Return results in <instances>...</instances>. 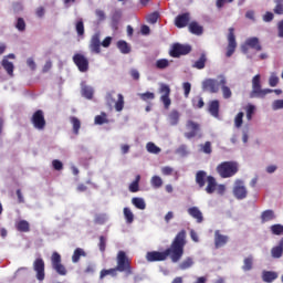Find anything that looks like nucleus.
Masks as SVG:
<instances>
[{
	"label": "nucleus",
	"mask_w": 283,
	"mask_h": 283,
	"mask_svg": "<svg viewBox=\"0 0 283 283\" xmlns=\"http://www.w3.org/2000/svg\"><path fill=\"white\" fill-rule=\"evenodd\" d=\"M185 247H187V231L180 230L176 234L169 248L164 252H147L146 260L147 262H165V260L169 258L170 261L176 264L179 260H182V255H185Z\"/></svg>",
	"instance_id": "f257e3e1"
},
{
	"label": "nucleus",
	"mask_w": 283,
	"mask_h": 283,
	"mask_svg": "<svg viewBox=\"0 0 283 283\" xmlns=\"http://www.w3.org/2000/svg\"><path fill=\"white\" fill-rule=\"evenodd\" d=\"M196 184L198 185L199 189H202L205 185L206 187V192L209 195L216 193V189H218V181L213 176H207V171L205 170H199L196 174Z\"/></svg>",
	"instance_id": "f03ea898"
},
{
	"label": "nucleus",
	"mask_w": 283,
	"mask_h": 283,
	"mask_svg": "<svg viewBox=\"0 0 283 283\" xmlns=\"http://www.w3.org/2000/svg\"><path fill=\"white\" fill-rule=\"evenodd\" d=\"M116 266L115 269L118 271V273H125V275L128 277V275H134V269L132 268V260L129 256H127V253L123 250L118 251L116 256Z\"/></svg>",
	"instance_id": "7ed1b4c3"
},
{
	"label": "nucleus",
	"mask_w": 283,
	"mask_h": 283,
	"mask_svg": "<svg viewBox=\"0 0 283 283\" xmlns=\"http://www.w3.org/2000/svg\"><path fill=\"white\" fill-rule=\"evenodd\" d=\"M266 94H273V90L264 88L262 90L261 75L256 74L252 78V92L251 98H265Z\"/></svg>",
	"instance_id": "20e7f679"
},
{
	"label": "nucleus",
	"mask_w": 283,
	"mask_h": 283,
	"mask_svg": "<svg viewBox=\"0 0 283 283\" xmlns=\"http://www.w3.org/2000/svg\"><path fill=\"white\" fill-rule=\"evenodd\" d=\"M238 171L239 167L235 161H223L217 166V172L221 178H232Z\"/></svg>",
	"instance_id": "39448f33"
},
{
	"label": "nucleus",
	"mask_w": 283,
	"mask_h": 283,
	"mask_svg": "<svg viewBox=\"0 0 283 283\" xmlns=\"http://www.w3.org/2000/svg\"><path fill=\"white\" fill-rule=\"evenodd\" d=\"M255 50V52H262V43L256 36L248 38L245 42L241 45V51L243 54H249V50Z\"/></svg>",
	"instance_id": "423d86ee"
},
{
	"label": "nucleus",
	"mask_w": 283,
	"mask_h": 283,
	"mask_svg": "<svg viewBox=\"0 0 283 283\" xmlns=\"http://www.w3.org/2000/svg\"><path fill=\"white\" fill-rule=\"evenodd\" d=\"M228 45H227V52L226 56L227 59H231L233 54H235V50L238 49V42L235 41V29L234 28H229L228 29Z\"/></svg>",
	"instance_id": "0eeeda50"
},
{
	"label": "nucleus",
	"mask_w": 283,
	"mask_h": 283,
	"mask_svg": "<svg viewBox=\"0 0 283 283\" xmlns=\"http://www.w3.org/2000/svg\"><path fill=\"white\" fill-rule=\"evenodd\" d=\"M190 52L191 45L175 43L172 44L169 54L172 59H180V56H186V54H189Z\"/></svg>",
	"instance_id": "6e6552de"
},
{
	"label": "nucleus",
	"mask_w": 283,
	"mask_h": 283,
	"mask_svg": "<svg viewBox=\"0 0 283 283\" xmlns=\"http://www.w3.org/2000/svg\"><path fill=\"white\" fill-rule=\"evenodd\" d=\"M73 63L76 65L78 72H90V60L83 53H75L73 55Z\"/></svg>",
	"instance_id": "1a4fd4ad"
},
{
	"label": "nucleus",
	"mask_w": 283,
	"mask_h": 283,
	"mask_svg": "<svg viewBox=\"0 0 283 283\" xmlns=\"http://www.w3.org/2000/svg\"><path fill=\"white\" fill-rule=\"evenodd\" d=\"M31 123L35 129H39L40 132H43L45 129V114L42 109H38L33 113L31 117Z\"/></svg>",
	"instance_id": "9d476101"
},
{
	"label": "nucleus",
	"mask_w": 283,
	"mask_h": 283,
	"mask_svg": "<svg viewBox=\"0 0 283 283\" xmlns=\"http://www.w3.org/2000/svg\"><path fill=\"white\" fill-rule=\"evenodd\" d=\"M51 264L57 275H67V269L61 263V254H59V252L52 253Z\"/></svg>",
	"instance_id": "9b49d317"
},
{
	"label": "nucleus",
	"mask_w": 283,
	"mask_h": 283,
	"mask_svg": "<svg viewBox=\"0 0 283 283\" xmlns=\"http://www.w3.org/2000/svg\"><path fill=\"white\" fill-rule=\"evenodd\" d=\"M233 196L237 200H244V198L249 196V191L247 190V186H244L243 180L237 179L234 181Z\"/></svg>",
	"instance_id": "f8f14e48"
},
{
	"label": "nucleus",
	"mask_w": 283,
	"mask_h": 283,
	"mask_svg": "<svg viewBox=\"0 0 283 283\" xmlns=\"http://www.w3.org/2000/svg\"><path fill=\"white\" fill-rule=\"evenodd\" d=\"M33 271L35 272V277L39 282L45 280V261L42 258H38L33 262Z\"/></svg>",
	"instance_id": "ddd939ff"
},
{
	"label": "nucleus",
	"mask_w": 283,
	"mask_h": 283,
	"mask_svg": "<svg viewBox=\"0 0 283 283\" xmlns=\"http://www.w3.org/2000/svg\"><path fill=\"white\" fill-rule=\"evenodd\" d=\"M159 94H163L160 96L161 103H164L165 109H169L171 107V98H169L171 94V88L167 84H160L159 86Z\"/></svg>",
	"instance_id": "4468645a"
},
{
	"label": "nucleus",
	"mask_w": 283,
	"mask_h": 283,
	"mask_svg": "<svg viewBox=\"0 0 283 283\" xmlns=\"http://www.w3.org/2000/svg\"><path fill=\"white\" fill-rule=\"evenodd\" d=\"M220 81L213 78H207L202 82L203 92H210V94H218L220 92Z\"/></svg>",
	"instance_id": "2eb2a0df"
},
{
	"label": "nucleus",
	"mask_w": 283,
	"mask_h": 283,
	"mask_svg": "<svg viewBox=\"0 0 283 283\" xmlns=\"http://www.w3.org/2000/svg\"><path fill=\"white\" fill-rule=\"evenodd\" d=\"M186 127L188 129V133H185L186 138L191 139L198 136V132H200V124L193 120H188Z\"/></svg>",
	"instance_id": "dca6fc26"
},
{
	"label": "nucleus",
	"mask_w": 283,
	"mask_h": 283,
	"mask_svg": "<svg viewBox=\"0 0 283 283\" xmlns=\"http://www.w3.org/2000/svg\"><path fill=\"white\" fill-rule=\"evenodd\" d=\"M229 242V235L221 234L220 230L214 231V248L222 249V247H227Z\"/></svg>",
	"instance_id": "f3484780"
},
{
	"label": "nucleus",
	"mask_w": 283,
	"mask_h": 283,
	"mask_svg": "<svg viewBox=\"0 0 283 283\" xmlns=\"http://www.w3.org/2000/svg\"><path fill=\"white\" fill-rule=\"evenodd\" d=\"M187 211H188V216H191L198 224H202V222H205V217L202 216V211H200V208L190 207L188 208Z\"/></svg>",
	"instance_id": "a211bd4d"
},
{
	"label": "nucleus",
	"mask_w": 283,
	"mask_h": 283,
	"mask_svg": "<svg viewBox=\"0 0 283 283\" xmlns=\"http://www.w3.org/2000/svg\"><path fill=\"white\" fill-rule=\"evenodd\" d=\"M90 50L94 54H101V35L98 33H95L90 43Z\"/></svg>",
	"instance_id": "6ab92c4d"
},
{
	"label": "nucleus",
	"mask_w": 283,
	"mask_h": 283,
	"mask_svg": "<svg viewBox=\"0 0 283 283\" xmlns=\"http://www.w3.org/2000/svg\"><path fill=\"white\" fill-rule=\"evenodd\" d=\"M220 86H221V92L223 95V98L229 99L231 96H233V93L231 92V88L227 86V77L220 75Z\"/></svg>",
	"instance_id": "aec40b11"
},
{
	"label": "nucleus",
	"mask_w": 283,
	"mask_h": 283,
	"mask_svg": "<svg viewBox=\"0 0 283 283\" xmlns=\"http://www.w3.org/2000/svg\"><path fill=\"white\" fill-rule=\"evenodd\" d=\"M271 255L275 260H280V258H282V255H283V237L279 241L277 245H275L271 249Z\"/></svg>",
	"instance_id": "412c9836"
},
{
	"label": "nucleus",
	"mask_w": 283,
	"mask_h": 283,
	"mask_svg": "<svg viewBox=\"0 0 283 283\" xmlns=\"http://www.w3.org/2000/svg\"><path fill=\"white\" fill-rule=\"evenodd\" d=\"M188 24H189V13H184L176 17V20H175L176 28H187Z\"/></svg>",
	"instance_id": "4be33fe9"
},
{
	"label": "nucleus",
	"mask_w": 283,
	"mask_h": 283,
	"mask_svg": "<svg viewBox=\"0 0 283 283\" xmlns=\"http://www.w3.org/2000/svg\"><path fill=\"white\" fill-rule=\"evenodd\" d=\"M209 113L211 114V116H214V118H218V116L220 115V102L218 99L210 102Z\"/></svg>",
	"instance_id": "5701e85b"
},
{
	"label": "nucleus",
	"mask_w": 283,
	"mask_h": 283,
	"mask_svg": "<svg viewBox=\"0 0 283 283\" xmlns=\"http://www.w3.org/2000/svg\"><path fill=\"white\" fill-rule=\"evenodd\" d=\"M117 49L122 54H129V52H132V45L125 40L117 41Z\"/></svg>",
	"instance_id": "b1692460"
},
{
	"label": "nucleus",
	"mask_w": 283,
	"mask_h": 283,
	"mask_svg": "<svg viewBox=\"0 0 283 283\" xmlns=\"http://www.w3.org/2000/svg\"><path fill=\"white\" fill-rule=\"evenodd\" d=\"M17 231H20V233H28L30 232V222L25 220H20L15 223Z\"/></svg>",
	"instance_id": "393cba45"
},
{
	"label": "nucleus",
	"mask_w": 283,
	"mask_h": 283,
	"mask_svg": "<svg viewBox=\"0 0 283 283\" xmlns=\"http://www.w3.org/2000/svg\"><path fill=\"white\" fill-rule=\"evenodd\" d=\"M86 255L87 253H85V250H83L82 248H76L72 255V262L76 264L81 261V258H85Z\"/></svg>",
	"instance_id": "a878e982"
},
{
	"label": "nucleus",
	"mask_w": 283,
	"mask_h": 283,
	"mask_svg": "<svg viewBox=\"0 0 283 283\" xmlns=\"http://www.w3.org/2000/svg\"><path fill=\"white\" fill-rule=\"evenodd\" d=\"M132 205H134V207H136V209H139L140 211H145V209H147V203H145V199L139 197H134L132 199Z\"/></svg>",
	"instance_id": "bb28decb"
},
{
	"label": "nucleus",
	"mask_w": 283,
	"mask_h": 283,
	"mask_svg": "<svg viewBox=\"0 0 283 283\" xmlns=\"http://www.w3.org/2000/svg\"><path fill=\"white\" fill-rule=\"evenodd\" d=\"M271 220H275V212L273 210H265L261 214V222H271Z\"/></svg>",
	"instance_id": "cd10ccee"
},
{
	"label": "nucleus",
	"mask_w": 283,
	"mask_h": 283,
	"mask_svg": "<svg viewBox=\"0 0 283 283\" xmlns=\"http://www.w3.org/2000/svg\"><path fill=\"white\" fill-rule=\"evenodd\" d=\"M195 262H193V258L191 256H187L184 261H181L179 263V269L180 271H187V269H191V266H193Z\"/></svg>",
	"instance_id": "c85d7f7f"
},
{
	"label": "nucleus",
	"mask_w": 283,
	"mask_h": 283,
	"mask_svg": "<svg viewBox=\"0 0 283 283\" xmlns=\"http://www.w3.org/2000/svg\"><path fill=\"white\" fill-rule=\"evenodd\" d=\"M107 275H112V277H116V275H118V270H116V268H111L108 270H102L99 272V280H104L105 277H107Z\"/></svg>",
	"instance_id": "c756f323"
},
{
	"label": "nucleus",
	"mask_w": 283,
	"mask_h": 283,
	"mask_svg": "<svg viewBox=\"0 0 283 283\" xmlns=\"http://www.w3.org/2000/svg\"><path fill=\"white\" fill-rule=\"evenodd\" d=\"M205 65H207V55L205 53H202L200 55L199 60H197L192 64V67H195L196 70H205Z\"/></svg>",
	"instance_id": "7c9ffc66"
},
{
	"label": "nucleus",
	"mask_w": 283,
	"mask_h": 283,
	"mask_svg": "<svg viewBox=\"0 0 283 283\" xmlns=\"http://www.w3.org/2000/svg\"><path fill=\"white\" fill-rule=\"evenodd\" d=\"M70 123L71 125H73V134H75V136H78V132L81 130V119H78L77 117L71 116Z\"/></svg>",
	"instance_id": "2f4dec72"
},
{
	"label": "nucleus",
	"mask_w": 283,
	"mask_h": 283,
	"mask_svg": "<svg viewBox=\"0 0 283 283\" xmlns=\"http://www.w3.org/2000/svg\"><path fill=\"white\" fill-rule=\"evenodd\" d=\"M180 120V113L176 109L171 111L168 115V122L170 125H177Z\"/></svg>",
	"instance_id": "473e14b6"
},
{
	"label": "nucleus",
	"mask_w": 283,
	"mask_h": 283,
	"mask_svg": "<svg viewBox=\"0 0 283 283\" xmlns=\"http://www.w3.org/2000/svg\"><path fill=\"white\" fill-rule=\"evenodd\" d=\"M262 277L263 282L271 283L274 282V280H277V274L273 271H264Z\"/></svg>",
	"instance_id": "72a5a7b5"
},
{
	"label": "nucleus",
	"mask_w": 283,
	"mask_h": 283,
	"mask_svg": "<svg viewBox=\"0 0 283 283\" xmlns=\"http://www.w3.org/2000/svg\"><path fill=\"white\" fill-rule=\"evenodd\" d=\"M189 31L191 32V34H197L198 36H200V34H202L203 29L202 27H200V24H198V22H191L189 24Z\"/></svg>",
	"instance_id": "f704fd0d"
},
{
	"label": "nucleus",
	"mask_w": 283,
	"mask_h": 283,
	"mask_svg": "<svg viewBox=\"0 0 283 283\" xmlns=\"http://www.w3.org/2000/svg\"><path fill=\"white\" fill-rule=\"evenodd\" d=\"M2 67H4L9 76L14 74V64H12V62L8 61L7 59L2 60Z\"/></svg>",
	"instance_id": "c9c22d12"
},
{
	"label": "nucleus",
	"mask_w": 283,
	"mask_h": 283,
	"mask_svg": "<svg viewBox=\"0 0 283 283\" xmlns=\"http://www.w3.org/2000/svg\"><path fill=\"white\" fill-rule=\"evenodd\" d=\"M139 182H140V175H137L135 180L129 185V191L132 193H137V191H139L140 189Z\"/></svg>",
	"instance_id": "e433bc0d"
},
{
	"label": "nucleus",
	"mask_w": 283,
	"mask_h": 283,
	"mask_svg": "<svg viewBox=\"0 0 283 283\" xmlns=\"http://www.w3.org/2000/svg\"><path fill=\"white\" fill-rule=\"evenodd\" d=\"M125 108V97L123 96V94H118L117 95V103H115V109L116 112H123V109Z\"/></svg>",
	"instance_id": "4c0bfd02"
},
{
	"label": "nucleus",
	"mask_w": 283,
	"mask_h": 283,
	"mask_svg": "<svg viewBox=\"0 0 283 283\" xmlns=\"http://www.w3.org/2000/svg\"><path fill=\"white\" fill-rule=\"evenodd\" d=\"M270 231L272 235H282L283 234V226L280 223L272 224L270 227Z\"/></svg>",
	"instance_id": "58836bf2"
},
{
	"label": "nucleus",
	"mask_w": 283,
	"mask_h": 283,
	"mask_svg": "<svg viewBox=\"0 0 283 283\" xmlns=\"http://www.w3.org/2000/svg\"><path fill=\"white\" fill-rule=\"evenodd\" d=\"M138 96L145 103H149V101H154V98H156V94L153 92L139 93Z\"/></svg>",
	"instance_id": "ea45409f"
},
{
	"label": "nucleus",
	"mask_w": 283,
	"mask_h": 283,
	"mask_svg": "<svg viewBox=\"0 0 283 283\" xmlns=\"http://www.w3.org/2000/svg\"><path fill=\"white\" fill-rule=\"evenodd\" d=\"M150 185L154 189H160L163 187V178L160 176H153L150 179Z\"/></svg>",
	"instance_id": "a19ab883"
},
{
	"label": "nucleus",
	"mask_w": 283,
	"mask_h": 283,
	"mask_svg": "<svg viewBox=\"0 0 283 283\" xmlns=\"http://www.w3.org/2000/svg\"><path fill=\"white\" fill-rule=\"evenodd\" d=\"M243 271H251L253 269V256H248L243 260Z\"/></svg>",
	"instance_id": "79ce46f5"
},
{
	"label": "nucleus",
	"mask_w": 283,
	"mask_h": 283,
	"mask_svg": "<svg viewBox=\"0 0 283 283\" xmlns=\"http://www.w3.org/2000/svg\"><path fill=\"white\" fill-rule=\"evenodd\" d=\"M124 218L127 224H132V222H134V212H132V209L124 208Z\"/></svg>",
	"instance_id": "37998d69"
},
{
	"label": "nucleus",
	"mask_w": 283,
	"mask_h": 283,
	"mask_svg": "<svg viewBox=\"0 0 283 283\" xmlns=\"http://www.w3.org/2000/svg\"><path fill=\"white\" fill-rule=\"evenodd\" d=\"M146 149L149 154H160V147L156 146V144L149 142L146 145Z\"/></svg>",
	"instance_id": "c03bdc74"
},
{
	"label": "nucleus",
	"mask_w": 283,
	"mask_h": 283,
	"mask_svg": "<svg viewBox=\"0 0 283 283\" xmlns=\"http://www.w3.org/2000/svg\"><path fill=\"white\" fill-rule=\"evenodd\" d=\"M192 106L197 109H202V107H205V99L200 96L192 98Z\"/></svg>",
	"instance_id": "a18cd8bd"
},
{
	"label": "nucleus",
	"mask_w": 283,
	"mask_h": 283,
	"mask_svg": "<svg viewBox=\"0 0 283 283\" xmlns=\"http://www.w3.org/2000/svg\"><path fill=\"white\" fill-rule=\"evenodd\" d=\"M75 30L78 36H83V34H85V24L83 23L82 19L76 22Z\"/></svg>",
	"instance_id": "49530a36"
},
{
	"label": "nucleus",
	"mask_w": 283,
	"mask_h": 283,
	"mask_svg": "<svg viewBox=\"0 0 283 283\" xmlns=\"http://www.w3.org/2000/svg\"><path fill=\"white\" fill-rule=\"evenodd\" d=\"M105 123H108L107 114L102 113L101 115L95 116V125H105Z\"/></svg>",
	"instance_id": "de8ad7c7"
},
{
	"label": "nucleus",
	"mask_w": 283,
	"mask_h": 283,
	"mask_svg": "<svg viewBox=\"0 0 283 283\" xmlns=\"http://www.w3.org/2000/svg\"><path fill=\"white\" fill-rule=\"evenodd\" d=\"M169 65V60L167 59H160L156 62L157 70H167V66Z\"/></svg>",
	"instance_id": "09e8293b"
},
{
	"label": "nucleus",
	"mask_w": 283,
	"mask_h": 283,
	"mask_svg": "<svg viewBox=\"0 0 283 283\" xmlns=\"http://www.w3.org/2000/svg\"><path fill=\"white\" fill-rule=\"evenodd\" d=\"M82 94H83V96H84L85 98L91 99V98H93V96H94V90H92V87H90V86H84V87L82 88Z\"/></svg>",
	"instance_id": "8fccbe9b"
},
{
	"label": "nucleus",
	"mask_w": 283,
	"mask_h": 283,
	"mask_svg": "<svg viewBox=\"0 0 283 283\" xmlns=\"http://www.w3.org/2000/svg\"><path fill=\"white\" fill-rule=\"evenodd\" d=\"M277 83H280V77L275 73H272L269 78L270 87H277Z\"/></svg>",
	"instance_id": "3c124183"
},
{
	"label": "nucleus",
	"mask_w": 283,
	"mask_h": 283,
	"mask_svg": "<svg viewBox=\"0 0 283 283\" xmlns=\"http://www.w3.org/2000/svg\"><path fill=\"white\" fill-rule=\"evenodd\" d=\"M122 17H123V12H120V10L115 11L112 15L113 23L115 25H118V23L120 22Z\"/></svg>",
	"instance_id": "603ef678"
},
{
	"label": "nucleus",
	"mask_w": 283,
	"mask_h": 283,
	"mask_svg": "<svg viewBox=\"0 0 283 283\" xmlns=\"http://www.w3.org/2000/svg\"><path fill=\"white\" fill-rule=\"evenodd\" d=\"M15 28L19 32H25V20H23V18H18Z\"/></svg>",
	"instance_id": "864d4df0"
},
{
	"label": "nucleus",
	"mask_w": 283,
	"mask_h": 283,
	"mask_svg": "<svg viewBox=\"0 0 283 283\" xmlns=\"http://www.w3.org/2000/svg\"><path fill=\"white\" fill-rule=\"evenodd\" d=\"M160 14L158 12H153L147 17V22L148 23H158Z\"/></svg>",
	"instance_id": "5fc2aeb1"
},
{
	"label": "nucleus",
	"mask_w": 283,
	"mask_h": 283,
	"mask_svg": "<svg viewBox=\"0 0 283 283\" xmlns=\"http://www.w3.org/2000/svg\"><path fill=\"white\" fill-rule=\"evenodd\" d=\"M242 118H244V113H242V112L238 113V115L234 118L235 127H238V128L242 127V123H243Z\"/></svg>",
	"instance_id": "6e6d98bb"
},
{
	"label": "nucleus",
	"mask_w": 283,
	"mask_h": 283,
	"mask_svg": "<svg viewBox=\"0 0 283 283\" xmlns=\"http://www.w3.org/2000/svg\"><path fill=\"white\" fill-rule=\"evenodd\" d=\"M182 87H184V96H185V98H189V94H191V83L185 82L182 84Z\"/></svg>",
	"instance_id": "4d7b16f0"
},
{
	"label": "nucleus",
	"mask_w": 283,
	"mask_h": 283,
	"mask_svg": "<svg viewBox=\"0 0 283 283\" xmlns=\"http://www.w3.org/2000/svg\"><path fill=\"white\" fill-rule=\"evenodd\" d=\"M98 247H99V251L102 253H105V249L107 247V239L103 235L99 237V243H98Z\"/></svg>",
	"instance_id": "13d9d810"
},
{
	"label": "nucleus",
	"mask_w": 283,
	"mask_h": 283,
	"mask_svg": "<svg viewBox=\"0 0 283 283\" xmlns=\"http://www.w3.org/2000/svg\"><path fill=\"white\" fill-rule=\"evenodd\" d=\"M255 112V106L252 104H249L247 107V118L248 120H251L253 118V114Z\"/></svg>",
	"instance_id": "bf43d9fd"
},
{
	"label": "nucleus",
	"mask_w": 283,
	"mask_h": 283,
	"mask_svg": "<svg viewBox=\"0 0 283 283\" xmlns=\"http://www.w3.org/2000/svg\"><path fill=\"white\" fill-rule=\"evenodd\" d=\"M106 220H107L106 214H96L95 216V224H105Z\"/></svg>",
	"instance_id": "052dcab7"
},
{
	"label": "nucleus",
	"mask_w": 283,
	"mask_h": 283,
	"mask_svg": "<svg viewBox=\"0 0 283 283\" xmlns=\"http://www.w3.org/2000/svg\"><path fill=\"white\" fill-rule=\"evenodd\" d=\"M283 0H276V6L274 8V14H283Z\"/></svg>",
	"instance_id": "680f3d73"
},
{
	"label": "nucleus",
	"mask_w": 283,
	"mask_h": 283,
	"mask_svg": "<svg viewBox=\"0 0 283 283\" xmlns=\"http://www.w3.org/2000/svg\"><path fill=\"white\" fill-rule=\"evenodd\" d=\"M53 165V169H55V171H61L63 169V163L59 159H54L52 161Z\"/></svg>",
	"instance_id": "e2e57ef3"
},
{
	"label": "nucleus",
	"mask_w": 283,
	"mask_h": 283,
	"mask_svg": "<svg viewBox=\"0 0 283 283\" xmlns=\"http://www.w3.org/2000/svg\"><path fill=\"white\" fill-rule=\"evenodd\" d=\"M163 176H171L174 174V168L165 166L161 168Z\"/></svg>",
	"instance_id": "0e129e2a"
},
{
	"label": "nucleus",
	"mask_w": 283,
	"mask_h": 283,
	"mask_svg": "<svg viewBox=\"0 0 283 283\" xmlns=\"http://www.w3.org/2000/svg\"><path fill=\"white\" fill-rule=\"evenodd\" d=\"M203 154H211V142H206L205 145L201 146Z\"/></svg>",
	"instance_id": "69168bd1"
},
{
	"label": "nucleus",
	"mask_w": 283,
	"mask_h": 283,
	"mask_svg": "<svg viewBox=\"0 0 283 283\" xmlns=\"http://www.w3.org/2000/svg\"><path fill=\"white\" fill-rule=\"evenodd\" d=\"M273 109H283V99H276L272 104Z\"/></svg>",
	"instance_id": "338daca9"
},
{
	"label": "nucleus",
	"mask_w": 283,
	"mask_h": 283,
	"mask_svg": "<svg viewBox=\"0 0 283 283\" xmlns=\"http://www.w3.org/2000/svg\"><path fill=\"white\" fill-rule=\"evenodd\" d=\"M277 36L279 39H283V20L277 22Z\"/></svg>",
	"instance_id": "774afa93"
}]
</instances>
